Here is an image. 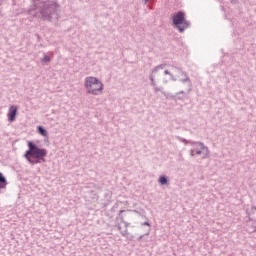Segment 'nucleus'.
<instances>
[{"label": "nucleus", "instance_id": "1", "mask_svg": "<svg viewBox=\"0 0 256 256\" xmlns=\"http://www.w3.org/2000/svg\"><path fill=\"white\" fill-rule=\"evenodd\" d=\"M32 8L28 10L33 17H39L42 21L59 19V2L57 0H31Z\"/></svg>", "mask_w": 256, "mask_h": 256}, {"label": "nucleus", "instance_id": "2", "mask_svg": "<svg viewBox=\"0 0 256 256\" xmlns=\"http://www.w3.org/2000/svg\"><path fill=\"white\" fill-rule=\"evenodd\" d=\"M24 157L28 163H30V165L45 163V157H47V149L38 148L37 144L28 141V150L25 152Z\"/></svg>", "mask_w": 256, "mask_h": 256}, {"label": "nucleus", "instance_id": "3", "mask_svg": "<svg viewBox=\"0 0 256 256\" xmlns=\"http://www.w3.org/2000/svg\"><path fill=\"white\" fill-rule=\"evenodd\" d=\"M84 87L89 95H103L104 85L97 77H86L84 79Z\"/></svg>", "mask_w": 256, "mask_h": 256}, {"label": "nucleus", "instance_id": "4", "mask_svg": "<svg viewBox=\"0 0 256 256\" xmlns=\"http://www.w3.org/2000/svg\"><path fill=\"white\" fill-rule=\"evenodd\" d=\"M133 214L129 212H125V210H120L116 219L120 220V223L124 224L125 229L122 230L121 224H118V230L120 231V235L122 237H129V225H131L128 221H133Z\"/></svg>", "mask_w": 256, "mask_h": 256}, {"label": "nucleus", "instance_id": "5", "mask_svg": "<svg viewBox=\"0 0 256 256\" xmlns=\"http://www.w3.org/2000/svg\"><path fill=\"white\" fill-rule=\"evenodd\" d=\"M172 23L175 29H178L179 33H183L185 29L191 27V22L185 19V12L179 11L172 16Z\"/></svg>", "mask_w": 256, "mask_h": 256}, {"label": "nucleus", "instance_id": "6", "mask_svg": "<svg viewBox=\"0 0 256 256\" xmlns=\"http://www.w3.org/2000/svg\"><path fill=\"white\" fill-rule=\"evenodd\" d=\"M165 67H166V64H159L153 68V70L149 75V79L151 81L150 85L155 86V83H157V80L161 79V72L159 71H163Z\"/></svg>", "mask_w": 256, "mask_h": 256}, {"label": "nucleus", "instance_id": "7", "mask_svg": "<svg viewBox=\"0 0 256 256\" xmlns=\"http://www.w3.org/2000/svg\"><path fill=\"white\" fill-rule=\"evenodd\" d=\"M192 149L196 152V155L201 156L202 159H207L209 157V154L211 153L209 151V147L203 143V146L201 144L191 145Z\"/></svg>", "mask_w": 256, "mask_h": 256}, {"label": "nucleus", "instance_id": "8", "mask_svg": "<svg viewBox=\"0 0 256 256\" xmlns=\"http://www.w3.org/2000/svg\"><path fill=\"white\" fill-rule=\"evenodd\" d=\"M173 69H175L177 71V73H179V75H181L182 78L179 79L180 83H188L189 89H188V93H191V78L189 77V75H187V72L183 71V69L177 67V66H172Z\"/></svg>", "mask_w": 256, "mask_h": 256}, {"label": "nucleus", "instance_id": "9", "mask_svg": "<svg viewBox=\"0 0 256 256\" xmlns=\"http://www.w3.org/2000/svg\"><path fill=\"white\" fill-rule=\"evenodd\" d=\"M18 107L15 105H12L9 107L8 110V121L10 123H13V121H15L16 117H17V111H18Z\"/></svg>", "mask_w": 256, "mask_h": 256}, {"label": "nucleus", "instance_id": "10", "mask_svg": "<svg viewBox=\"0 0 256 256\" xmlns=\"http://www.w3.org/2000/svg\"><path fill=\"white\" fill-rule=\"evenodd\" d=\"M178 139L181 141V143H184V145H201L203 147V142L201 141L187 140L182 137H178Z\"/></svg>", "mask_w": 256, "mask_h": 256}, {"label": "nucleus", "instance_id": "11", "mask_svg": "<svg viewBox=\"0 0 256 256\" xmlns=\"http://www.w3.org/2000/svg\"><path fill=\"white\" fill-rule=\"evenodd\" d=\"M38 133L42 135V137H47V135H49L43 126H38Z\"/></svg>", "mask_w": 256, "mask_h": 256}, {"label": "nucleus", "instance_id": "12", "mask_svg": "<svg viewBox=\"0 0 256 256\" xmlns=\"http://www.w3.org/2000/svg\"><path fill=\"white\" fill-rule=\"evenodd\" d=\"M41 63L43 65H49V63H51V57L44 55V57L41 58Z\"/></svg>", "mask_w": 256, "mask_h": 256}, {"label": "nucleus", "instance_id": "13", "mask_svg": "<svg viewBox=\"0 0 256 256\" xmlns=\"http://www.w3.org/2000/svg\"><path fill=\"white\" fill-rule=\"evenodd\" d=\"M168 181L169 180L166 178V176H160L158 183H160V185H167Z\"/></svg>", "mask_w": 256, "mask_h": 256}, {"label": "nucleus", "instance_id": "14", "mask_svg": "<svg viewBox=\"0 0 256 256\" xmlns=\"http://www.w3.org/2000/svg\"><path fill=\"white\" fill-rule=\"evenodd\" d=\"M164 75H169L171 81H177V77H175L169 70H165Z\"/></svg>", "mask_w": 256, "mask_h": 256}, {"label": "nucleus", "instance_id": "15", "mask_svg": "<svg viewBox=\"0 0 256 256\" xmlns=\"http://www.w3.org/2000/svg\"><path fill=\"white\" fill-rule=\"evenodd\" d=\"M0 185L7 186V178L0 172Z\"/></svg>", "mask_w": 256, "mask_h": 256}, {"label": "nucleus", "instance_id": "16", "mask_svg": "<svg viewBox=\"0 0 256 256\" xmlns=\"http://www.w3.org/2000/svg\"><path fill=\"white\" fill-rule=\"evenodd\" d=\"M150 233H151V230L148 229L144 234L140 235V236L137 238V241H141V239H143V237L149 236Z\"/></svg>", "mask_w": 256, "mask_h": 256}, {"label": "nucleus", "instance_id": "17", "mask_svg": "<svg viewBox=\"0 0 256 256\" xmlns=\"http://www.w3.org/2000/svg\"><path fill=\"white\" fill-rule=\"evenodd\" d=\"M151 86L153 87L155 93H159L161 91V88L157 87V82H155V85H151Z\"/></svg>", "mask_w": 256, "mask_h": 256}, {"label": "nucleus", "instance_id": "18", "mask_svg": "<svg viewBox=\"0 0 256 256\" xmlns=\"http://www.w3.org/2000/svg\"><path fill=\"white\" fill-rule=\"evenodd\" d=\"M136 213L137 215H141V212H139L138 210H127V211H125L124 213Z\"/></svg>", "mask_w": 256, "mask_h": 256}, {"label": "nucleus", "instance_id": "19", "mask_svg": "<svg viewBox=\"0 0 256 256\" xmlns=\"http://www.w3.org/2000/svg\"><path fill=\"white\" fill-rule=\"evenodd\" d=\"M142 226H146V227H149V229L151 230V223L149 222H143L141 223Z\"/></svg>", "mask_w": 256, "mask_h": 256}, {"label": "nucleus", "instance_id": "20", "mask_svg": "<svg viewBox=\"0 0 256 256\" xmlns=\"http://www.w3.org/2000/svg\"><path fill=\"white\" fill-rule=\"evenodd\" d=\"M197 153L193 150V148L190 150V157H195Z\"/></svg>", "mask_w": 256, "mask_h": 256}, {"label": "nucleus", "instance_id": "21", "mask_svg": "<svg viewBox=\"0 0 256 256\" xmlns=\"http://www.w3.org/2000/svg\"><path fill=\"white\" fill-rule=\"evenodd\" d=\"M176 95H185V91L181 90L180 92H177Z\"/></svg>", "mask_w": 256, "mask_h": 256}, {"label": "nucleus", "instance_id": "22", "mask_svg": "<svg viewBox=\"0 0 256 256\" xmlns=\"http://www.w3.org/2000/svg\"><path fill=\"white\" fill-rule=\"evenodd\" d=\"M5 185H3V184H0V189H5Z\"/></svg>", "mask_w": 256, "mask_h": 256}, {"label": "nucleus", "instance_id": "23", "mask_svg": "<svg viewBox=\"0 0 256 256\" xmlns=\"http://www.w3.org/2000/svg\"><path fill=\"white\" fill-rule=\"evenodd\" d=\"M252 233H256V228L252 227Z\"/></svg>", "mask_w": 256, "mask_h": 256}, {"label": "nucleus", "instance_id": "24", "mask_svg": "<svg viewBox=\"0 0 256 256\" xmlns=\"http://www.w3.org/2000/svg\"><path fill=\"white\" fill-rule=\"evenodd\" d=\"M149 3V0H144V4L147 5Z\"/></svg>", "mask_w": 256, "mask_h": 256}, {"label": "nucleus", "instance_id": "25", "mask_svg": "<svg viewBox=\"0 0 256 256\" xmlns=\"http://www.w3.org/2000/svg\"><path fill=\"white\" fill-rule=\"evenodd\" d=\"M231 1V3H237V0H230Z\"/></svg>", "mask_w": 256, "mask_h": 256}]
</instances>
